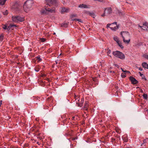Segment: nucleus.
I'll return each instance as SVG.
<instances>
[{"mask_svg":"<svg viewBox=\"0 0 148 148\" xmlns=\"http://www.w3.org/2000/svg\"><path fill=\"white\" fill-rule=\"evenodd\" d=\"M120 34L123 39V42L126 44H128L130 40V35L128 32H121Z\"/></svg>","mask_w":148,"mask_h":148,"instance_id":"nucleus-1","label":"nucleus"},{"mask_svg":"<svg viewBox=\"0 0 148 148\" xmlns=\"http://www.w3.org/2000/svg\"><path fill=\"white\" fill-rule=\"evenodd\" d=\"M32 3V1L31 0H27L25 2L23 8L25 12H27L31 10Z\"/></svg>","mask_w":148,"mask_h":148,"instance_id":"nucleus-2","label":"nucleus"},{"mask_svg":"<svg viewBox=\"0 0 148 148\" xmlns=\"http://www.w3.org/2000/svg\"><path fill=\"white\" fill-rule=\"evenodd\" d=\"M116 22H114L112 24H108L107 25V27H110L112 30L116 31L118 29L119 27V25L117 24Z\"/></svg>","mask_w":148,"mask_h":148,"instance_id":"nucleus-3","label":"nucleus"},{"mask_svg":"<svg viewBox=\"0 0 148 148\" xmlns=\"http://www.w3.org/2000/svg\"><path fill=\"white\" fill-rule=\"evenodd\" d=\"M112 54L116 57L121 59H124L125 58L124 55L122 52L118 51H113Z\"/></svg>","mask_w":148,"mask_h":148,"instance_id":"nucleus-4","label":"nucleus"},{"mask_svg":"<svg viewBox=\"0 0 148 148\" xmlns=\"http://www.w3.org/2000/svg\"><path fill=\"white\" fill-rule=\"evenodd\" d=\"M47 5L49 6H57L58 5V2L57 0H45Z\"/></svg>","mask_w":148,"mask_h":148,"instance_id":"nucleus-5","label":"nucleus"},{"mask_svg":"<svg viewBox=\"0 0 148 148\" xmlns=\"http://www.w3.org/2000/svg\"><path fill=\"white\" fill-rule=\"evenodd\" d=\"M12 20L13 22H23L24 21V18L19 16H14L12 17Z\"/></svg>","mask_w":148,"mask_h":148,"instance_id":"nucleus-6","label":"nucleus"},{"mask_svg":"<svg viewBox=\"0 0 148 148\" xmlns=\"http://www.w3.org/2000/svg\"><path fill=\"white\" fill-rule=\"evenodd\" d=\"M13 8L14 9V10L15 12H19L22 8V7L20 5L17 3H15L14 4Z\"/></svg>","mask_w":148,"mask_h":148,"instance_id":"nucleus-7","label":"nucleus"},{"mask_svg":"<svg viewBox=\"0 0 148 148\" xmlns=\"http://www.w3.org/2000/svg\"><path fill=\"white\" fill-rule=\"evenodd\" d=\"M47 7H48L46 5L45 7V10L42 9L41 10L40 12L42 14L46 15L48 14V11H47Z\"/></svg>","mask_w":148,"mask_h":148,"instance_id":"nucleus-8","label":"nucleus"},{"mask_svg":"<svg viewBox=\"0 0 148 148\" xmlns=\"http://www.w3.org/2000/svg\"><path fill=\"white\" fill-rule=\"evenodd\" d=\"M130 79L132 83L133 84H136L138 82V81L132 77H130Z\"/></svg>","mask_w":148,"mask_h":148,"instance_id":"nucleus-9","label":"nucleus"},{"mask_svg":"<svg viewBox=\"0 0 148 148\" xmlns=\"http://www.w3.org/2000/svg\"><path fill=\"white\" fill-rule=\"evenodd\" d=\"M105 11L106 12V13L108 14H110L112 12V10L111 7L105 8Z\"/></svg>","mask_w":148,"mask_h":148,"instance_id":"nucleus-10","label":"nucleus"},{"mask_svg":"<svg viewBox=\"0 0 148 148\" xmlns=\"http://www.w3.org/2000/svg\"><path fill=\"white\" fill-rule=\"evenodd\" d=\"M16 25H11L10 24L9 26L8 27V28H7V26L6 25H4L3 27V28L4 29H10V28H12L14 27H16Z\"/></svg>","mask_w":148,"mask_h":148,"instance_id":"nucleus-11","label":"nucleus"},{"mask_svg":"<svg viewBox=\"0 0 148 148\" xmlns=\"http://www.w3.org/2000/svg\"><path fill=\"white\" fill-rule=\"evenodd\" d=\"M88 102L87 101H86L85 102L84 110H87L88 109Z\"/></svg>","mask_w":148,"mask_h":148,"instance_id":"nucleus-12","label":"nucleus"},{"mask_svg":"<svg viewBox=\"0 0 148 148\" xmlns=\"http://www.w3.org/2000/svg\"><path fill=\"white\" fill-rule=\"evenodd\" d=\"M142 65L143 68L148 69V64H147L145 62L143 63L142 64Z\"/></svg>","mask_w":148,"mask_h":148,"instance_id":"nucleus-13","label":"nucleus"},{"mask_svg":"<svg viewBox=\"0 0 148 148\" xmlns=\"http://www.w3.org/2000/svg\"><path fill=\"white\" fill-rule=\"evenodd\" d=\"M79 7L81 8H87L88 7L86 5H84V4H80L79 5Z\"/></svg>","mask_w":148,"mask_h":148,"instance_id":"nucleus-14","label":"nucleus"},{"mask_svg":"<svg viewBox=\"0 0 148 148\" xmlns=\"http://www.w3.org/2000/svg\"><path fill=\"white\" fill-rule=\"evenodd\" d=\"M61 11L62 12H67L68 11V9L65 8H62Z\"/></svg>","mask_w":148,"mask_h":148,"instance_id":"nucleus-15","label":"nucleus"},{"mask_svg":"<svg viewBox=\"0 0 148 148\" xmlns=\"http://www.w3.org/2000/svg\"><path fill=\"white\" fill-rule=\"evenodd\" d=\"M47 11H48V12H50L51 13H54L55 12V9H50L49 8H48Z\"/></svg>","mask_w":148,"mask_h":148,"instance_id":"nucleus-16","label":"nucleus"},{"mask_svg":"<svg viewBox=\"0 0 148 148\" xmlns=\"http://www.w3.org/2000/svg\"><path fill=\"white\" fill-rule=\"evenodd\" d=\"M7 0H0V4L1 5H4Z\"/></svg>","mask_w":148,"mask_h":148,"instance_id":"nucleus-17","label":"nucleus"},{"mask_svg":"<svg viewBox=\"0 0 148 148\" xmlns=\"http://www.w3.org/2000/svg\"><path fill=\"white\" fill-rule=\"evenodd\" d=\"M89 16H91L93 18H94L95 17V14L93 12H90L89 13V14L88 15Z\"/></svg>","mask_w":148,"mask_h":148,"instance_id":"nucleus-18","label":"nucleus"},{"mask_svg":"<svg viewBox=\"0 0 148 148\" xmlns=\"http://www.w3.org/2000/svg\"><path fill=\"white\" fill-rule=\"evenodd\" d=\"M117 43L118 44L119 46L122 49L123 48V47L122 45L121 42L120 41H119V42H117Z\"/></svg>","mask_w":148,"mask_h":148,"instance_id":"nucleus-19","label":"nucleus"},{"mask_svg":"<svg viewBox=\"0 0 148 148\" xmlns=\"http://www.w3.org/2000/svg\"><path fill=\"white\" fill-rule=\"evenodd\" d=\"M113 39L116 42H119V41L118 37H117L116 36H114L113 38Z\"/></svg>","mask_w":148,"mask_h":148,"instance_id":"nucleus-20","label":"nucleus"},{"mask_svg":"<svg viewBox=\"0 0 148 148\" xmlns=\"http://www.w3.org/2000/svg\"><path fill=\"white\" fill-rule=\"evenodd\" d=\"M61 26L62 27H66L67 26V23H63L62 24H61Z\"/></svg>","mask_w":148,"mask_h":148,"instance_id":"nucleus-21","label":"nucleus"},{"mask_svg":"<svg viewBox=\"0 0 148 148\" xmlns=\"http://www.w3.org/2000/svg\"><path fill=\"white\" fill-rule=\"evenodd\" d=\"M139 73H140V75L142 77V79H145V80H146V79L145 78V76L144 75H143L142 73H141L140 72H139Z\"/></svg>","mask_w":148,"mask_h":148,"instance_id":"nucleus-22","label":"nucleus"},{"mask_svg":"<svg viewBox=\"0 0 148 148\" xmlns=\"http://www.w3.org/2000/svg\"><path fill=\"white\" fill-rule=\"evenodd\" d=\"M84 102V99L82 98L81 99V103L80 104H79V106L81 107L82 106V104Z\"/></svg>","mask_w":148,"mask_h":148,"instance_id":"nucleus-23","label":"nucleus"},{"mask_svg":"<svg viewBox=\"0 0 148 148\" xmlns=\"http://www.w3.org/2000/svg\"><path fill=\"white\" fill-rule=\"evenodd\" d=\"M77 15L76 14H72L71 16V18L72 19H74L73 18L74 17H76Z\"/></svg>","mask_w":148,"mask_h":148,"instance_id":"nucleus-24","label":"nucleus"},{"mask_svg":"<svg viewBox=\"0 0 148 148\" xmlns=\"http://www.w3.org/2000/svg\"><path fill=\"white\" fill-rule=\"evenodd\" d=\"M3 37L4 35L2 34L0 36V41H3Z\"/></svg>","mask_w":148,"mask_h":148,"instance_id":"nucleus-25","label":"nucleus"},{"mask_svg":"<svg viewBox=\"0 0 148 148\" xmlns=\"http://www.w3.org/2000/svg\"><path fill=\"white\" fill-rule=\"evenodd\" d=\"M72 20H73V21L76 20L79 22H81V23L82 22V21L81 20V19H76V18L74 19H74H72Z\"/></svg>","mask_w":148,"mask_h":148,"instance_id":"nucleus-26","label":"nucleus"},{"mask_svg":"<svg viewBox=\"0 0 148 148\" xmlns=\"http://www.w3.org/2000/svg\"><path fill=\"white\" fill-rule=\"evenodd\" d=\"M111 53V51L109 49L108 50V51L107 52V54L108 56L110 57H112V56L111 55H109V54Z\"/></svg>","mask_w":148,"mask_h":148,"instance_id":"nucleus-27","label":"nucleus"},{"mask_svg":"<svg viewBox=\"0 0 148 148\" xmlns=\"http://www.w3.org/2000/svg\"><path fill=\"white\" fill-rule=\"evenodd\" d=\"M143 96L145 99H147V96L146 94H143Z\"/></svg>","mask_w":148,"mask_h":148,"instance_id":"nucleus-28","label":"nucleus"},{"mask_svg":"<svg viewBox=\"0 0 148 148\" xmlns=\"http://www.w3.org/2000/svg\"><path fill=\"white\" fill-rule=\"evenodd\" d=\"M36 58L38 62H40L42 61V59L40 58L39 56L37 57Z\"/></svg>","mask_w":148,"mask_h":148,"instance_id":"nucleus-29","label":"nucleus"},{"mask_svg":"<svg viewBox=\"0 0 148 148\" xmlns=\"http://www.w3.org/2000/svg\"><path fill=\"white\" fill-rule=\"evenodd\" d=\"M3 13L4 15H6L8 14V10H6L4 12H3Z\"/></svg>","mask_w":148,"mask_h":148,"instance_id":"nucleus-30","label":"nucleus"},{"mask_svg":"<svg viewBox=\"0 0 148 148\" xmlns=\"http://www.w3.org/2000/svg\"><path fill=\"white\" fill-rule=\"evenodd\" d=\"M143 25L145 26H147L148 28V23L147 22H145V23H143Z\"/></svg>","mask_w":148,"mask_h":148,"instance_id":"nucleus-31","label":"nucleus"},{"mask_svg":"<svg viewBox=\"0 0 148 148\" xmlns=\"http://www.w3.org/2000/svg\"><path fill=\"white\" fill-rule=\"evenodd\" d=\"M40 40L42 42H45L46 40V39L44 38H40Z\"/></svg>","mask_w":148,"mask_h":148,"instance_id":"nucleus-32","label":"nucleus"},{"mask_svg":"<svg viewBox=\"0 0 148 148\" xmlns=\"http://www.w3.org/2000/svg\"><path fill=\"white\" fill-rule=\"evenodd\" d=\"M40 68L38 67H37L35 69V70L36 71V72H38L39 71Z\"/></svg>","mask_w":148,"mask_h":148,"instance_id":"nucleus-33","label":"nucleus"},{"mask_svg":"<svg viewBox=\"0 0 148 148\" xmlns=\"http://www.w3.org/2000/svg\"><path fill=\"white\" fill-rule=\"evenodd\" d=\"M84 12L86 14L88 15L90 12L89 11H85Z\"/></svg>","mask_w":148,"mask_h":148,"instance_id":"nucleus-34","label":"nucleus"},{"mask_svg":"<svg viewBox=\"0 0 148 148\" xmlns=\"http://www.w3.org/2000/svg\"><path fill=\"white\" fill-rule=\"evenodd\" d=\"M143 56L146 58L148 59V55H144Z\"/></svg>","mask_w":148,"mask_h":148,"instance_id":"nucleus-35","label":"nucleus"},{"mask_svg":"<svg viewBox=\"0 0 148 148\" xmlns=\"http://www.w3.org/2000/svg\"><path fill=\"white\" fill-rule=\"evenodd\" d=\"M121 70H122V71L124 72H128V73H130V72L129 71H127L126 70H125V71H124V70H123V69L121 68Z\"/></svg>","mask_w":148,"mask_h":148,"instance_id":"nucleus-36","label":"nucleus"},{"mask_svg":"<svg viewBox=\"0 0 148 148\" xmlns=\"http://www.w3.org/2000/svg\"><path fill=\"white\" fill-rule=\"evenodd\" d=\"M106 12L104 10V13L101 15V16L102 17H103L105 16Z\"/></svg>","mask_w":148,"mask_h":148,"instance_id":"nucleus-37","label":"nucleus"},{"mask_svg":"<svg viewBox=\"0 0 148 148\" xmlns=\"http://www.w3.org/2000/svg\"><path fill=\"white\" fill-rule=\"evenodd\" d=\"M121 76L122 77H124L126 76L124 75V74H121Z\"/></svg>","mask_w":148,"mask_h":148,"instance_id":"nucleus-38","label":"nucleus"},{"mask_svg":"<svg viewBox=\"0 0 148 148\" xmlns=\"http://www.w3.org/2000/svg\"><path fill=\"white\" fill-rule=\"evenodd\" d=\"M119 15H123V13L121 12H119Z\"/></svg>","mask_w":148,"mask_h":148,"instance_id":"nucleus-39","label":"nucleus"},{"mask_svg":"<svg viewBox=\"0 0 148 148\" xmlns=\"http://www.w3.org/2000/svg\"><path fill=\"white\" fill-rule=\"evenodd\" d=\"M123 140H124V142H127V140L125 139H123Z\"/></svg>","mask_w":148,"mask_h":148,"instance_id":"nucleus-40","label":"nucleus"},{"mask_svg":"<svg viewBox=\"0 0 148 148\" xmlns=\"http://www.w3.org/2000/svg\"><path fill=\"white\" fill-rule=\"evenodd\" d=\"M140 71H142L143 70L142 68L139 67L138 69Z\"/></svg>","mask_w":148,"mask_h":148,"instance_id":"nucleus-41","label":"nucleus"},{"mask_svg":"<svg viewBox=\"0 0 148 148\" xmlns=\"http://www.w3.org/2000/svg\"><path fill=\"white\" fill-rule=\"evenodd\" d=\"M147 139H145L144 140H143V143H145L146 142V140H147Z\"/></svg>","mask_w":148,"mask_h":148,"instance_id":"nucleus-42","label":"nucleus"},{"mask_svg":"<svg viewBox=\"0 0 148 148\" xmlns=\"http://www.w3.org/2000/svg\"><path fill=\"white\" fill-rule=\"evenodd\" d=\"M75 118V117L74 116H73V117H72V120H74Z\"/></svg>","mask_w":148,"mask_h":148,"instance_id":"nucleus-43","label":"nucleus"},{"mask_svg":"<svg viewBox=\"0 0 148 148\" xmlns=\"http://www.w3.org/2000/svg\"><path fill=\"white\" fill-rule=\"evenodd\" d=\"M2 101H0V103L1 105L2 104Z\"/></svg>","mask_w":148,"mask_h":148,"instance_id":"nucleus-44","label":"nucleus"},{"mask_svg":"<svg viewBox=\"0 0 148 148\" xmlns=\"http://www.w3.org/2000/svg\"><path fill=\"white\" fill-rule=\"evenodd\" d=\"M75 140L77 139V137H75L74 138Z\"/></svg>","mask_w":148,"mask_h":148,"instance_id":"nucleus-45","label":"nucleus"},{"mask_svg":"<svg viewBox=\"0 0 148 148\" xmlns=\"http://www.w3.org/2000/svg\"><path fill=\"white\" fill-rule=\"evenodd\" d=\"M46 76V75H42V77H44V76Z\"/></svg>","mask_w":148,"mask_h":148,"instance_id":"nucleus-46","label":"nucleus"},{"mask_svg":"<svg viewBox=\"0 0 148 148\" xmlns=\"http://www.w3.org/2000/svg\"><path fill=\"white\" fill-rule=\"evenodd\" d=\"M139 27H140V28H142V26H140V25H139Z\"/></svg>","mask_w":148,"mask_h":148,"instance_id":"nucleus-47","label":"nucleus"},{"mask_svg":"<svg viewBox=\"0 0 148 148\" xmlns=\"http://www.w3.org/2000/svg\"><path fill=\"white\" fill-rule=\"evenodd\" d=\"M72 140H75V139L74 138H73L72 139Z\"/></svg>","mask_w":148,"mask_h":148,"instance_id":"nucleus-48","label":"nucleus"},{"mask_svg":"<svg viewBox=\"0 0 148 148\" xmlns=\"http://www.w3.org/2000/svg\"><path fill=\"white\" fill-rule=\"evenodd\" d=\"M53 35H55V34H56V33H53Z\"/></svg>","mask_w":148,"mask_h":148,"instance_id":"nucleus-49","label":"nucleus"},{"mask_svg":"<svg viewBox=\"0 0 148 148\" xmlns=\"http://www.w3.org/2000/svg\"><path fill=\"white\" fill-rule=\"evenodd\" d=\"M47 80L48 81V80H49V79H48V78H47Z\"/></svg>","mask_w":148,"mask_h":148,"instance_id":"nucleus-50","label":"nucleus"},{"mask_svg":"<svg viewBox=\"0 0 148 148\" xmlns=\"http://www.w3.org/2000/svg\"><path fill=\"white\" fill-rule=\"evenodd\" d=\"M146 111H148V109L147 110H146Z\"/></svg>","mask_w":148,"mask_h":148,"instance_id":"nucleus-51","label":"nucleus"},{"mask_svg":"<svg viewBox=\"0 0 148 148\" xmlns=\"http://www.w3.org/2000/svg\"><path fill=\"white\" fill-rule=\"evenodd\" d=\"M61 55V54H60V55L58 56V57Z\"/></svg>","mask_w":148,"mask_h":148,"instance_id":"nucleus-52","label":"nucleus"},{"mask_svg":"<svg viewBox=\"0 0 148 148\" xmlns=\"http://www.w3.org/2000/svg\"><path fill=\"white\" fill-rule=\"evenodd\" d=\"M56 64H57V62L56 61Z\"/></svg>","mask_w":148,"mask_h":148,"instance_id":"nucleus-53","label":"nucleus"}]
</instances>
